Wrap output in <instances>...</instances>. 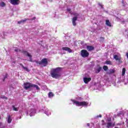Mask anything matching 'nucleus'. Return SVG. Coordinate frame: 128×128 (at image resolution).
<instances>
[{
    "label": "nucleus",
    "instance_id": "1",
    "mask_svg": "<svg viewBox=\"0 0 128 128\" xmlns=\"http://www.w3.org/2000/svg\"><path fill=\"white\" fill-rule=\"evenodd\" d=\"M61 72V68H52L50 74L53 78H58L61 76L60 72Z\"/></svg>",
    "mask_w": 128,
    "mask_h": 128
},
{
    "label": "nucleus",
    "instance_id": "2",
    "mask_svg": "<svg viewBox=\"0 0 128 128\" xmlns=\"http://www.w3.org/2000/svg\"><path fill=\"white\" fill-rule=\"evenodd\" d=\"M24 88L25 90H28L30 88H36V90H40V87L35 84H32L30 82H25L24 84Z\"/></svg>",
    "mask_w": 128,
    "mask_h": 128
},
{
    "label": "nucleus",
    "instance_id": "3",
    "mask_svg": "<svg viewBox=\"0 0 128 128\" xmlns=\"http://www.w3.org/2000/svg\"><path fill=\"white\" fill-rule=\"evenodd\" d=\"M36 64L38 65H40L41 67H46L48 64V59L46 58H44L42 59L40 61H36Z\"/></svg>",
    "mask_w": 128,
    "mask_h": 128
},
{
    "label": "nucleus",
    "instance_id": "4",
    "mask_svg": "<svg viewBox=\"0 0 128 128\" xmlns=\"http://www.w3.org/2000/svg\"><path fill=\"white\" fill-rule=\"evenodd\" d=\"M72 102L74 104H76V105L78 106H86L88 105V103L87 102H85L84 101L82 102H79L77 100H72Z\"/></svg>",
    "mask_w": 128,
    "mask_h": 128
},
{
    "label": "nucleus",
    "instance_id": "5",
    "mask_svg": "<svg viewBox=\"0 0 128 128\" xmlns=\"http://www.w3.org/2000/svg\"><path fill=\"white\" fill-rule=\"evenodd\" d=\"M19 52L22 54H24L26 56L29 57V61L30 62H32V56L29 52H28L27 51H25L24 50H19Z\"/></svg>",
    "mask_w": 128,
    "mask_h": 128
},
{
    "label": "nucleus",
    "instance_id": "6",
    "mask_svg": "<svg viewBox=\"0 0 128 128\" xmlns=\"http://www.w3.org/2000/svg\"><path fill=\"white\" fill-rule=\"evenodd\" d=\"M72 15H74L75 16L72 18V25H74V26H76V20H78V16H80V14L77 12H74V14H72Z\"/></svg>",
    "mask_w": 128,
    "mask_h": 128
},
{
    "label": "nucleus",
    "instance_id": "7",
    "mask_svg": "<svg viewBox=\"0 0 128 128\" xmlns=\"http://www.w3.org/2000/svg\"><path fill=\"white\" fill-rule=\"evenodd\" d=\"M81 56L82 58H88L89 56V52L86 50H81Z\"/></svg>",
    "mask_w": 128,
    "mask_h": 128
},
{
    "label": "nucleus",
    "instance_id": "8",
    "mask_svg": "<svg viewBox=\"0 0 128 128\" xmlns=\"http://www.w3.org/2000/svg\"><path fill=\"white\" fill-rule=\"evenodd\" d=\"M10 4H12L14 6H18L20 4V0H10Z\"/></svg>",
    "mask_w": 128,
    "mask_h": 128
},
{
    "label": "nucleus",
    "instance_id": "9",
    "mask_svg": "<svg viewBox=\"0 0 128 128\" xmlns=\"http://www.w3.org/2000/svg\"><path fill=\"white\" fill-rule=\"evenodd\" d=\"M114 58L115 59L116 61H118L120 64L122 63V60H121L122 58L120 56H118L116 54L114 55Z\"/></svg>",
    "mask_w": 128,
    "mask_h": 128
},
{
    "label": "nucleus",
    "instance_id": "10",
    "mask_svg": "<svg viewBox=\"0 0 128 128\" xmlns=\"http://www.w3.org/2000/svg\"><path fill=\"white\" fill-rule=\"evenodd\" d=\"M86 49L89 52H92L94 50V48L92 46H86Z\"/></svg>",
    "mask_w": 128,
    "mask_h": 128
},
{
    "label": "nucleus",
    "instance_id": "11",
    "mask_svg": "<svg viewBox=\"0 0 128 128\" xmlns=\"http://www.w3.org/2000/svg\"><path fill=\"white\" fill-rule=\"evenodd\" d=\"M62 49L63 50H66V51L68 52L69 53L72 52V50L68 47H63L62 48Z\"/></svg>",
    "mask_w": 128,
    "mask_h": 128
},
{
    "label": "nucleus",
    "instance_id": "12",
    "mask_svg": "<svg viewBox=\"0 0 128 128\" xmlns=\"http://www.w3.org/2000/svg\"><path fill=\"white\" fill-rule=\"evenodd\" d=\"M90 81H91V78H84V83L85 84H88V83L89 82H90Z\"/></svg>",
    "mask_w": 128,
    "mask_h": 128
},
{
    "label": "nucleus",
    "instance_id": "13",
    "mask_svg": "<svg viewBox=\"0 0 128 128\" xmlns=\"http://www.w3.org/2000/svg\"><path fill=\"white\" fill-rule=\"evenodd\" d=\"M115 72V70L114 69H110V70L106 72V74L110 75Z\"/></svg>",
    "mask_w": 128,
    "mask_h": 128
},
{
    "label": "nucleus",
    "instance_id": "14",
    "mask_svg": "<svg viewBox=\"0 0 128 128\" xmlns=\"http://www.w3.org/2000/svg\"><path fill=\"white\" fill-rule=\"evenodd\" d=\"M30 20L29 18H25V20H22L18 21V24H24L27 20Z\"/></svg>",
    "mask_w": 128,
    "mask_h": 128
},
{
    "label": "nucleus",
    "instance_id": "15",
    "mask_svg": "<svg viewBox=\"0 0 128 128\" xmlns=\"http://www.w3.org/2000/svg\"><path fill=\"white\" fill-rule=\"evenodd\" d=\"M98 68L96 69V74H99L100 72L102 70V68L100 65H98Z\"/></svg>",
    "mask_w": 128,
    "mask_h": 128
},
{
    "label": "nucleus",
    "instance_id": "16",
    "mask_svg": "<svg viewBox=\"0 0 128 128\" xmlns=\"http://www.w3.org/2000/svg\"><path fill=\"white\" fill-rule=\"evenodd\" d=\"M106 26H109L110 27L112 26V24L109 21V20H106Z\"/></svg>",
    "mask_w": 128,
    "mask_h": 128
},
{
    "label": "nucleus",
    "instance_id": "17",
    "mask_svg": "<svg viewBox=\"0 0 128 128\" xmlns=\"http://www.w3.org/2000/svg\"><path fill=\"white\" fill-rule=\"evenodd\" d=\"M112 126V122H108L106 123V128H110Z\"/></svg>",
    "mask_w": 128,
    "mask_h": 128
},
{
    "label": "nucleus",
    "instance_id": "18",
    "mask_svg": "<svg viewBox=\"0 0 128 128\" xmlns=\"http://www.w3.org/2000/svg\"><path fill=\"white\" fill-rule=\"evenodd\" d=\"M12 122V118H10V115H8V122L9 123V124H10Z\"/></svg>",
    "mask_w": 128,
    "mask_h": 128
},
{
    "label": "nucleus",
    "instance_id": "19",
    "mask_svg": "<svg viewBox=\"0 0 128 128\" xmlns=\"http://www.w3.org/2000/svg\"><path fill=\"white\" fill-rule=\"evenodd\" d=\"M126 69L125 68H122V76H124V74H126Z\"/></svg>",
    "mask_w": 128,
    "mask_h": 128
},
{
    "label": "nucleus",
    "instance_id": "20",
    "mask_svg": "<svg viewBox=\"0 0 128 128\" xmlns=\"http://www.w3.org/2000/svg\"><path fill=\"white\" fill-rule=\"evenodd\" d=\"M48 96H49V98H52L53 96H54V94L52 93V92H49V94H48Z\"/></svg>",
    "mask_w": 128,
    "mask_h": 128
},
{
    "label": "nucleus",
    "instance_id": "21",
    "mask_svg": "<svg viewBox=\"0 0 128 128\" xmlns=\"http://www.w3.org/2000/svg\"><path fill=\"white\" fill-rule=\"evenodd\" d=\"M12 108H13V110H14V112H18V108H16L14 106H12Z\"/></svg>",
    "mask_w": 128,
    "mask_h": 128
},
{
    "label": "nucleus",
    "instance_id": "22",
    "mask_svg": "<svg viewBox=\"0 0 128 128\" xmlns=\"http://www.w3.org/2000/svg\"><path fill=\"white\" fill-rule=\"evenodd\" d=\"M102 68L104 69V70L106 72H107L108 70V66H104L102 67Z\"/></svg>",
    "mask_w": 128,
    "mask_h": 128
},
{
    "label": "nucleus",
    "instance_id": "23",
    "mask_svg": "<svg viewBox=\"0 0 128 128\" xmlns=\"http://www.w3.org/2000/svg\"><path fill=\"white\" fill-rule=\"evenodd\" d=\"M106 64H110V65H111L112 64V62H111L110 60H106Z\"/></svg>",
    "mask_w": 128,
    "mask_h": 128
},
{
    "label": "nucleus",
    "instance_id": "24",
    "mask_svg": "<svg viewBox=\"0 0 128 128\" xmlns=\"http://www.w3.org/2000/svg\"><path fill=\"white\" fill-rule=\"evenodd\" d=\"M8 74H6L5 75L4 77V78H3V82H4V80L8 78Z\"/></svg>",
    "mask_w": 128,
    "mask_h": 128
},
{
    "label": "nucleus",
    "instance_id": "25",
    "mask_svg": "<svg viewBox=\"0 0 128 128\" xmlns=\"http://www.w3.org/2000/svg\"><path fill=\"white\" fill-rule=\"evenodd\" d=\"M0 98H2V99H5V100H8V98H6V96H0Z\"/></svg>",
    "mask_w": 128,
    "mask_h": 128
},
{
    "label": "nucleus",
    "instance_id": "26",
    "mask_svg": "<svg viewBox=\"0 0 128 128\" xmlns=\"http://www.w3.org/2000/svg\"><path fill=\"white\" fill-rule=\"evenodd\" d=\"M0 6L2 7L6 6V3H4V2H2L0 4Z\"/></svg>",
    "mask_w": 128,
    "mask_h": 128
},
{
    "label": "nucleus",
    "instance_id": "27",
    "mask_svg": "<svg viewBox=\"0 0 128 128\" xmlns=\"http://www.w3.org/2000/svg\"><path fill=\"white\" fill-rule=\"evenodd\" d=\"M66 10H67V12H68L70 14H72V10L70 8H67Z\"/></svg>",
    "mask_w": 128,
    "mask_h": 128
},
{
    "label": "nucleus",
    "instance_id": "28",
    "mask_svg": "<svg viewBox=\"0 0 128 128\" xmlns=\"http://www.w3.org/2000/svg\"><path fill=\"white\" fill-rule=\"evenodd\" d=\"M23 68L24 69V70H26V72H30V70L28 68L26 67V68Z\"/></svg>",
    "mask_w": 128,
    "mask_h": 128
},
{
    "label": "nucleus",
    "instance_id": "29",
    "mask_svg": "<svg viewBox=\"0 0 128 128\" xmlns=\"http://www.w3.org/2000/svg\"><path fill=\"white\" fill-rule=\"evenodd\" d=\"M98 5L100 6L101 8H104V5H102L100 3L98 4Z\"/></svg>",
    "mask_w": 128,
    "mask_h": 128
},
{
    "label": "nucleus",
    "instance_id": "30",
    "mask_svg": "<svg viewBox=\"0 0 128 128\" xmlns=\"http://www.w3.org/2000/svg\"><path fill=\"white\" fill-rule=\"evenodd\" d=\"M20 66H21L23 68H26V67H24V65L22 64H20Z\"/></svg>",
    "mask_w": 128,
    "mask_h": 128
},
{
    "label": "nucleus",
    "instance_id": "31",
    "mask_svg": "<svg viewBox=\"0 0 128 128\" xmlns=\"http://www.w3.org/2000/svg\"><path fill=\"white\" fill-rule=\"evenodd\" d=\"M36 20V17H34L31 19V20Z\"/></svg>",
    "mask_w": 128,
    "mask_h": 128
},
{
    "label": "nucleus",
    "instance_id": "32",
    "mask_svg": "<svg viewBox=\"0 0 128 128\" xmlns=\"http://www.w3.org/2000/svg\"><path fill=\"white\" fill-rule=\"evenodd\" d=\"M102 114H99V116H97V118H102Z\"/></svg>",
    "mask_w": 128,
    "mask_h": 128
},
{
    "label": "nucleus",
    "instance_id": "33",
    "mask_svg": "<svg viewBox=\"0 0 128 128\" xmlns=\"http://www.w3.org/2000/svg\"><path fill=\"white\" fill-rule=\"evenodd\" d=\"M126 56L127 58L128 59V52L126 53Z\"/></svg>",
    "mask_w": 128,
    "mask_h": 128
},
{
    "label": "nucleus",
    "instance_id": "34",
    "mask_svg": "<svg viewBox=\"0 0 128 128\" xmlns=\"http://www.w3.org/2000/svg\"><path fill=\"white\" fill-rule=\"evenodd\" d=\"M108 122H110V121H112L111 118H110L109 120H108Z\"/></svg>",
    "mask_w": 128,
    "mask_h": 128
},
{
    "label": "nucleus",
    "instance_id": "35",
    "mask_svg": "<svg viewBox=\"0 0 128 128\" xmlns=\"http://www.w3.org/2000/svg\"><path fill=\"white\" fill-rule=\"evenodd\" d=\"M87 126H90V124H87Z\"/></svg>",
    "mask_w": 128,
    "mask_h": 128
},
{
    "label": "nucleus",
    "instance_id": "36",
    "mask_svg": "<svg viewBox=\"0 0 128 128\" xmlns=\"http://www.w3.org/2000/svg\"><path fill=\"white\" fill-rule=\"evenodd\" d=\"M14 52H18V49H16V50H14Z\"/></svg>",
    "mask_w": 128,
    "mask_h": 128
},
{
    "label": "nucleus",
    "instance_id": "37",
    "mask_svg": "<svg viewBox=\"0 0 128 128\" xmlns=\"http://www.w3.org/2000/svg\"><path fill=\"white\" fill-rule=\"evenodd\" d=\"M30 116H32V113H30Z\"/></svg>",
    "mask_w": 128,
    "mask_h": 128
},
{
    "label": "nucleus",
    "instance_id": "38",
    "mask_svg": "<svg viewBox=\"0 0 128 128\" xmlns=\"http://www.w3.org/2000/svg\"><path fill=\"white\" fill-rule=\"evenodd\" d=\"M100 39H104V37H100Z\"/></svg>",
    "mask_w": 128,
    "mask_h": 128
},
{
    "label": "nucleus",
    "instance_id": "39",
    "mask_svg": "<svg viewBox=\"0 0 128 128\" xmlns=\"http://www.w3.org/2000/svg\"><path fill=\"white\" fill-rule=\"evenodd\" d=\"M101 122H104V120H102L101 121Z\"/></svg>",
    "mask_w": 128,
    "mask_h": 128
},
{
    "label": "nucleus",
    "instance_id": "40",
    "mask_svg": "<svg viewBox=\"0 0 128 128\" xmlns=\"http://www.w3.org/2000/svg\"><path fill=\"white\" fill-rule=\"evenodd\" d=\"M118 128V127H116V126L115 128Z\"/></svg>",
    "mask_w": 128,
    "mask_h": 128
},
{
    "label": "nucleus",
    "instance_id": "41",
    "mask_svg": "<svg viewBox=\"0 0 128 128\" xmlns=\"http://www.w3.org/2000/svg\"><path fill=\"white\" fill-rule=\"evenodd\" d=\"M102 125H106V124H102Z\"/></svg>",
    "mask_w": 128,
    "mask_h": 128
},
{
    "label": "nucleus",
    "instance_id": "42",
    "mask_svg": "<svg viewBox=\"0 0 128 128\" xmlns=\"http://www.w3.org/2000/svg\"><path fill=\"white\" fill-rule=\"evenodd\" d=\"M33 110H31L30 111L32 112Z\"/></svg>",
    "mask_w": 128,
    "mask_h": 128
},
{
    "label": "nucleus",
    "instance_id": "43",
    "mask_svg": "<svg viewBox=\"0 0 128 128\" xmlns=\"http://www.w3.org/2000/svg\"><path fill=\"white\" fill-rule=\"evenodd\" d=\"M113 126H114V124H113Z\"/></svg>",
    "mask_w": 128,
    "mask_h": 128
},
{
    "label": "nucleus",
    "instance_id": "44",
    "mask_svg": "<svg viewBox=\"0 0 128 128\" xmlns=\"http://www.w3.org/2000/svg\"><path fill=\"white\" fill-rule=\"evenodd\" d=\"M1 128H4V127Z\"/></svg>",
    "mask_w": 128,
    "mask_h": 128
}]
</instances>
